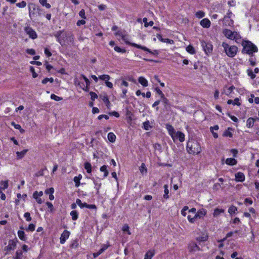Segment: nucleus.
<instances>
[{"label":"nucleus","instance_id":"obj_1","mask_svg":"<svg viewBox=\"0 0 259 259\" xmlns=\"http://www.w3.org/2000/svg\"><path fill=\"white\" fill-rule=\"evenodd\" d=\"M241 44L243 46L242 53L251 55L249 58L250 64L251 65H255L256 59L252 54L257 52V48L249 40H243Z\"/></svg>","mask_w":259,"mask_h":259},{"label":"nucleus","instance_id":"obj_2","mask_svg":"<svg viewBox=\"0 0 259 259\" xmlns=\"http://www.w3.org/2000/svg\"><path fill=\"white\" fill-rule=\"evenodd\" d=\"M186 148L187 152L191 154H198L201 152L200 144L194 140L188 142Z\"/></svg>","mask_w":259,"mask_h":259},{"label":"nucleus","instance_id":"obj_3","mask_svg":"<svg viewBox=\"0 0 259 259\" xmlns=\"http://www.w3.org/2000/svg\"><path fill=\"white\" fill-rule=\"evenodd\" d=\"M225 36L229 39L234 40L237 43H239L241 41V36L240 34L236 31H232L228 29H224L223 31Z\"/></svg>","mask_w":259,"mask_h":259},{"label":"nucleus","instance_id":"obj_4","mask_svg":"<svg viewBox=\"0 0 259 259\" xmlns=\"http://www.w3.org/2000/svg\"><path fill=\"white\" fill-rule=\"evenodd\" d=\"M222 46L224 47L226 54L229 57H234L237 52L238 48L235 46H230L228 44L223 42Z\"/></svg>","mask_w":259,"mask_h":259},{"label":"nucleus","instance_id":"obj_5","mask_svg":"<svg viewBox=\"0 0 259 259\" xmlns=\"http://www.w3.org/2000/svg\"><path fill=\"white\" fill-rule=\"evenodd\" d=\"M54 36L57 38L58 41L62 46L65 45L66 40H63V39H61V37L66 38L68 36V33L67 32L63 33V31L60 30L57 31L54 34Z\"/></svg>","mask_w":259,"mask_h":259},{"label":"nucleus","instance_id":"obj_6","mask_svg":"<svg viewBox=\"0 0 259 259\" xmlns=\"http://www.w3.org/2000/svg\"><path fill=\"white\" fill-rule=\"evenodd\" d=\"M17 239L10 240L8 242V245L4 248V250L6 251H10L14 250L17 246Z\"/></svg>","mask_w":259,"mask_h":259},{"label":"nucleus","instance_id":"obj_7","mask_svg":"<svg viewBox=\"0 0 259 259\" xmlns=\"http://www.w3.org/2000/svg\"><path fill=\"white\" fill-rule=\"evenodd\" d=\"M70 235V232L65 230L61 235L60 238V242L61 244H64L65 241L68 239Z\"/></svg>","mask_w":259,"mask_h":259},{"label":"nucleus","instance_id":"obj_8","mask_svg":"<svg viewBox=\"0 0 259 259\" xmlns=\"http://www.w3.org/2000/svg\"><path fill=\"white\" fill-rule=\"evenodd\" d=\"M174 136V138H172L174 141H175L177 139H179L181 142H183L185 141V135L181 132H176Z\"/></svg>","mask_w":259,"mask_h":259},{"label":"nucleus","instance_id":"obj_9","mask_svg":"<svg viewBox=\"0 0 259 259\" xmlns=\"http://www.w3.org/2000/svg\"><path fill=\"white\" fill-rule=\"evenodd\" d=\"M25 31L32 39H35L37 38V34L35 31H34L31 28L26 27L25 28Z\"/></svg>","mask_w":259,"mask_h":259},{"label":"nucleus","instance_id":"obj_10","mask_svg":"<svg viewBox=\"0 0 259 259\" xmlns=\"http://www.w3.org/2000/svg\"><path fill=\"white\" fill-rule=\"evenodd\" d=\"M207 213V210L203 208L199 209L196 214H195V218H196V220L198 219L203 218Z\"/></svg>","mask_w":259,"mask_h":259},{"label":"nucleus","instance_id":"obj_11","mask_svg":"<svg viewBox=\"0 0 259 259\" xmlns=\"http://www.w3.org/2000/svg\"><path fill=\"white\" fill-rule=\"evenodd\" d=\"M43 195L42 191H35L33 194V197L36 200V202L38 204H41L42 203V201L40 198V197Z\"/></svg>","mask_w":259,"mask_h":259},{"label":"nucleus","instance_id":"obj_12","mask_svg":"<svg viewBox=\"0 0 259 259\" xmlns=\"http://www.w3.org/2000/svg\"><path fill=\"white\" fill-rule=\"evenodd\" d=\"M188 249L191 252H195L200 250V247L195 243H190L189 245Z\"/></svg>","mask_w":259,"mask_h":259},{"label":"nucleus","instance_id":"obj_13","mask_svg":"<svg viewBox=\"0 0 259 259\" xmlns=\"http://www.w3.org/2000/svg\"><path fill=\"white\" fill-rule=\"evenodd\" d=\"M223 23L226 26H231L233 24V21L230 19V16H226L223 18Z\"/></svg>","mask_w":259,"mask_h":259},{"label":"nucleus","instance_id":"obj_14","mask_svg":"<svg viewBox=\"0 0 259 259\" xmlns=\"http://www.w3.org/2000/svg\"><path fill=\"white\" fill-rule=\"evenodd\" d=\"M224 212L225 209L219 208H215L214 209L212 215L214 218H217L219 217L221 214L224 213Z\"/></svg>","mask_w":259,"mask_h":259},{"label":"nucleus","instance_id":"obj_15","mask_svg":"<svg viewBox=\"0 0 259 259\" xmlns=\"http://www.w3.org/2000/svg\"><path fill=\"white\" fill-rule=\"evenodd\" d=\"M235 181L236 182H243L245 180V176L243 172H238L235 175Z\"/></svg>","mask_w":259,"mask_h":259},{"label":"nucleus","instance_id":"obj_16","mask_svg":"<svg viewBox=\"0 0 259 259\" xmlns=\"http://www.w3.org/2000/svg\"><path fill=\"white\" fill-rule=\"evenodd\" d=\"M166 128L168 131L169 135L170 136L171 138H174V135L175 134L176 131L173 126L169 124H166Z\"/></svg>","mask_w":259,"mask_h":259},{"label":"nucleus","instance_id":"obj_17","mask_svg":"<svg viewBox=\"0 0 259 259\" xmlns=\"http://www.w3.org/2000/svg\"><path fill=\"white\" fill-rule=\"evenodd\" d=\"M100 97L101 98L104 103L106 104L107 107L109 108L110 105V102L107 95L106 94H104L103 95H101Z\"/></svg>","mask_w":259,"mask_h":259},{"label":"nucleus","instance_id":"obj_18","mask_svg":"<svg viewBox=\"0 0 259 259\" xmlns=\"http://www.w3.org/2000/svg\"><path fill=\"white\" fill-rule=\"evenodd\" d=\"M234 89L235 87L233 85L228 88L225 87L223 89L222 93L225 94L227 96H229Z\"/></svg>","mask_w":259,"mask_h":259},{"label":"nucleus","instance_id":"obj_19","mask_svg":"<svg viewBox=\"0 0 259 259\" xmlns=\"http://www.w3.org/2000/svg\"><path fill=\"white\" fill-rule=\"evenodd\" d=\"M200 24L204 28H208L210 25V21L208 19L204 18L200 21Z\"/></svg>","mask_w":259,"mask_h":259},{"label":"nucleus","instance_id":"obj_20","mask_svg":"<svg viewBox=\"0 0 259 259\" xmlns=\"http://www.w3.org/2000/svg\"><path fill=\"white\" fill-rule=\"evenodd\" d=\"M232 131L233 129L232 128L228 127L224 131L223 136L224 137L232 138L233 137Z\"/></svg>","mask_w":259,"mask_h":259},{"label":"nucleus","instance_id":"obj_21","mask_svg":"<svg viewBox=\"0 0 259 259\" xmlns=\"http://www.w3.org/2000/svg\"><path fill=\"white\" fill-rule=\"evenodd\" d=\"M139 82L143 87H146L148 85V80L144 77L141 76L138 78Z\"/></svg>","mask_w":259,"mask_h":259},{"label":"nucleus","instance_id":"obj_22","mask_svg":"<svg viewBox=\"0 0 259 259\" xmlns=\"http://www.w3.org/2000/svg\"><path fill=\"white\" fill-rule=\"evenodd\" d=\"M154 254L155 251L154 250H150L145 254L144 259H151Z\"/></svg>","mask_w":259,"mask_h":259},{"label":"nucleus","instance_id":"obj_23","mask_svg":"<svg viewBox=\"0 0 259 259\" xmlns=\"http://www.w3.org/2000/svg\"><path fill=\"white\" fill-rule=\"evenodd\" d=\"M225 163L227 165H236L237 164V160L235 159H234V158H227L226 160Z\"/></svg>","mask_w":259,"mask_h":259},{"label":"nucleus","instance_id":"obj_24","mask_svg":"<svg viewBox=\"0 0 259 259\" xmlns=\"http://www.w3.org/2000/svg\"><path fill=\"white\" fill-rule=\"evenodd\" d=\"M27 151H28L27 149H25L21 152H18V151L17 152H16L17 158L18 159H22L25 156V155L26 154Z\"/></svg>","mask_w":259,"mask_h":259},{"label":"nucleus","instance_id":"obj_25","mask_svg":"<svg viewBox=\"0 0 259 259\" xmlns=\"http://www.w3.org/2000/svg\"><path fill=\"white\" fill-rule=\"evenodd\" d=\"M0 190H5L8 188L9 184H8V181H2L0 182Z\"/></svg>","mask_w":259,"mask_h":259},{"label":"nucleus","instance_id":"obj_26","mask_svg":"<svg viewBox=\"0 0 259 259\" xmlns=\"http://www.w3.org/2000/svg\"><path fill=\"white\" fill-rule=\"evenodd\" d=\"M82 179V175L79 174L78 176L74 178L73 181L75 183V187H78L80 185V181Z\"/></svg>","mask_w":259,"mask_h":259},{"label":"nucleus","instance_id":"obj_27","mask_svg":"<svg viewBox=\"0 0 259 259\" xmlns=\"http://www.w3.org/2000/svg\"><path fill=\"white\" fill-rule=\"evenodd\" d=\"M228 104H233V105H237L240 106V103L239 102V99L238 98H236L234 99V100H228L227 101Z\"/></svg>","mask_w":259,"mask_h":259},{"label":"nucleus","instance_id":"obj_28","mask_svg":"<svg viewBox=\"0 0 259 259\" xmlns=\"http://www.w3.org/2000/svg\"><path fill=\"white\" fill-rule=\"evenodd\" d=\"M203 48L206 54L210 53L212 50V45L210 44H205V46H203Z\"/></svg>","mask_w":259,"mask_h":259},{"label":"nucleus","instance_id":"obj_29","mask_svg":"<svg viewBox=\"0 0 259 259\" xmlns=\"http://www.w3.org/2000/svg\"><path fill=\"white\" fill-rule=\"evenodd\" d=\"M38 7H36V6L32 3L29 4L28 5V9H29V16H31V15L32 13V11H35Z\"/></svg>","mask_w":259,"mask_h":259},{"label":"nucleus","instance_id":"obj_30","mask_svg":"<svg viewBox=\"0 0 259 259\" xmlns=\"http://www.w3.org/2000/svg\"><path fill=\"white\" fill-rule=\"evenodd\" d=\"M107 137H108V140L110 142L113 143L115 141L116 136L114 135V134L113 133L110 132V133H108Z\"/></svg>","mask_w":259,"mask_h":259},{"label":"nucleus","instance_id":"obj_31","mask_svg":"<svg viewBox=\"0 0 259 259\" xmlns=\"http://www.w3.org/2000/svg\"><path fill=\"white\" fill-rule=\"evenodd\" d=\"M110 246V245L108 242H107L106 244H102L101 245V249L99 250V253L102 254V253H103L106 249L108 248V247H109Z\"/></svg>","mask_w":259,"mask_h":259},{"label":"nucleus","instance_id":"obj_32","mask_svg":"<svg viewBox=\"0 0 259 259\" xmlns=\"http://www.w3.org/2000/svg\"><path fill=\"white\" fill-rule=\"evenodd\" d=\"M254 119L253 118H249L247 120V122H246V126L248 128H250L251 127H252L254 125Z\"/></svg>","mask_w":259,"mask_h":259},{"label":"nucleus","instance_id":"obj_33","mask_svg":"<svg viewBox=\"0 0 259 259\" xmlns=\"http://www.w3.org/2000/svg\"><path fill=\"white\" fill-rule=\"evenodd\" d=\"M132 46L133 47H135L137 48H138V49H141L145 51H147L149 53H151L150 51L149 50V49H148L147 48L145 47H143V46H140L139 45H138V44H135V43H133L131 44Z\"/></svg>","mask_w":259,"mask_h":259},{"label":"nucleus","instance_id":"obj_34","mask_svg":"<svg viewBox=\"0 0 259 259\" xmlns=\"http://www.w3.org/2000/svg\"><path fill=\"white\" fill-rule=\"evenodd\" d=\"M18 236L20 240L23 241L26 240L25 232L23 231L19 230L18 231Z\"/></svg>","mask_w":259,"mask_h":259},{"label":"nucleus","instance_id":"obj_35","mask_svg":"<svg viewBox=\"0 0 259 259\" xmlns=\"http://www.w3.org/2000/svg\"><path fill=\"white\" fill-rule=\"evenodd\" d=\"M84 168L86 169L88 173H91L92 172V165L91 164L88 162H87L84 164Z\"/></svg>","mask_w":259,"mask_h":259},{"label":"nucleus","instance_id":"obj_36","mask_svg":"<svg viewBox=\"0 0 259 259\" xmlns=\"http://www.w3.org/2000/svg\"><path fill=\"white\" fill-rule=\"evenodd\" d=\"M100 170L102 172H104V178H106L108 176V174H109V172L107 170V166L106 165H103L102 166H101L100 168Z\"/></svg>","mask_w":259,"mask_h":259},{"label":"nucleus","instance_id":"obj_37","mask_svg":"<svg viewBox=\"0 0 259 259\" xmlns=\"http://www.w3.org/2000/svg\"><path fill=\"white\" fill-rule=\"evenodd\" d=\"M70 215L72 217V219L74 221L78 219V214L76 211L72 210L70 212Z\"/></svg>","mask_w":259,"mask_h":259},{"label":"nucleus","instance_id":"obj_38","mask_svg":"<svg viewBox=\"0 0 259 259\" xmlns=\"http://www.w3.org/2000/svg\"><path fill=\"white\" fill-rule=\"evenodd\" d=\"M39 2L42 6H45L48 9H50L51 7L50 4L47 3V0H39Z\"/></svg>","mask_w":259,"mask_h":259},{"label":"nucleus","instance_id":"obj_39","mask_svg":"<svg viewBox=\"0 0 259 259\" xmlns=\"http://www.w3.org/2000/svg\"><path fill=\"white\" fill-rule=\"evenodd\" d=\"M164 194L163 195V197L165 199H168L169 198V196H168L169 190L168 189V185H165L164 186Z\"/></svg>","mask_w":259,"mask_h":259},{"label":"nucleus","instance_id":"obj_40","mask_svg":"<svg viewBox=\"0 0 259 259\" xmlns=\"http://www.w3.org/2000/svg\"><path fill=\"white\" fill-rule=\"evenodd\" d=\"M237 210V207L234 205H232L229 208L228 212L230 214H232L235 213Z\"/></svg>","mask_w":259,"mask_h":259},{"label":"nucleus","instance_id":"obj_41","mask_svg":"<svg viewBox=\"0 0 259 259\" xmlns=\"http://www.w3.org/2000/svg\"><path fill=\"white\" fill-rule=\"evenodd\" d=\"M126 116L128 122H130L133 120V114L131 112L127 111L126 113Z\"/></svg>","mask_w":259,"mask_h":259},{"label":"nucleus","instance_id":"obj_42","mask_svg":"<svg viewBox=\"0 0 259 259\" xmlns=\"http://www.w3.org/2000/svg\"><path fill=\"white\" fill-rule=\"evenodd\" d=\"M23 253L21 250H17L16 252L14 259H22Z\"/></svg>","mask_w":259,"mask_h":259},{"label":"nucleus","instance_id":"obj_43","mask_svg":"<svg viewBox=\"0 0 259 259\" xmlns=\"http://www.w3.org/2000/svg\"><path fill=\"white\" fill-rule=\"evenodd\" d=\"M143 21L144 23V26L146 27H147L148 26H152L153 25L154 22L152 21H150L149 23H147V18H144L143 19Z\"/></svg>","mask_w":259,"mask_h":259},{"label":"nucleus","instance_id":"obj_44","mask_svg":"<svg viewBox=\"0 0 259 259\" xmlns=\"http://www.w3.org/2000/svg\"><path fill=\"white\" fill-rule=\"evenodd\" d=\"M186 51L191 54H194L195 53V50L194 47L191 45H189L187 47Z\"/></svg>","mask_w":259,"mask_h":259},{"label":"nucleus","instance_id":"obj_45","mask_svg":"<svg viewBox=\"0 0 259 259\" xmlns=\"http://www.w3.org/2000/svg\"><path fill=\"white\" fill-rule=\"evenodd\" d=\"M116 35H118L121 37V38L126 43L128 44V42L127 41L126 36L122 34V33L120 31H118L116 33Z\"/></svg>","mask_w":259,"mask_h":259},{"label":"nucleus","instance_id":"obj_46","mask_svg":"<svg viewBox=\"0 0 259 259\" xmlns=\"http://www.w3.org/2000/svg\"><path fill=\"white\" fill-rule=\"evenodd\" d=\"M122 230L123 232H126L128 235L131 234V233L130 231V228L127 224H124L122 228Z\"/></svg>","mask_w":259,"mask_h":259},{"label":"nucleus","instance_id":"obj_47","mask_svg":"<svg viewBox=\"0 0 259 259\" xmlns=\"http://www.w3.org/2000/svg\"><path fill=\"white\" fill-rule=\"evenodd\" d=\"M99 78L101 80H106V81L110 79V76L108 75L104 74V75H100L99 76Z\"/></svg>","mask_w":259,"mask_h":259},{"label":"nucleus","instance_id":"obj_48","mask_svg":"<svg viewBox=\"0 0 259 259\" xmlns=\"http://www.w3.org/2000/svg\"><path fill=\"white\" fill-rule=\"evenodd\" d=\"M76 203L81 208L85 207L84 204H87L86 203H82L81 201L79 199L76 200Z\"/></svg>","mask_w":259,"mask_h":259},{"label":"nucleus","instance_id":"obj_49","mask_svg":"<svg viewBox=\"0 0 259 259\" xmlns=\"http://www.w3.org/2000/svg\"><path fill=\"white\" fill-rule=\"evenodd\" d=\"M205 15L204 12L201 11H198L196 13V16L198 18H201L203 17Z\"/></svg>","mask_w":259,"mask_h":259},{"label":"nucleus","instance_id":"obj_50","mask_svg":"<svg viewBox=\"0 0 259 259\" xmlns=\"http://www.w3.org/2000/svg\"><path fill=\"white\" fill-rule=\"evenodd\" d=\"M35 226L33 224L29 225L28 228L26 229L27 231H33L35 230Z\"/></svg>","mask_w":259,"mask_h":259},{"label":"nucleus","instance_id":"obj_51","mask_svg":"<svg viewBox=\"0 0 259 259\" xmlns=\"http://www.w3.org/2000/svg\"><path fill=\"white\" fill-rule=\"evenodd\" d=\"M155 91L156 93L160 96V98H164V94L158 88L155 89Z\"/></svg>","mask_w":259,"mask_h":259},{"label":"nucleus","instance_id":"obj_52","mask_svg":"<svg viewBox=\"0 0 259 259\" xmlns=\"http://www.w3.org/2000/svg\"><path fill=\"white\" fill-rule=\"evenodd\" d=\"M51 98L52 99V100H54L56 101H61L62 99V98L59 97V96H56V95L55 94H52L51 95Z\"/></svg>","mask_w":259,"mask_h":259},{"label":"nucleus","instance_id":"obj_53","mask_svg":"<svg viewBox=\"0 0 259 259\" xmlns=\"http://www.w3.org/2000/svg\"><path fill=\"white\" fill-rule=\"evenodd\" d=\"M24 217L26 219V220L28 222H30L32 220V218L29 212H25L24 214Z\"/></svg>","mask_w":259,"mask_h":259},{"label":"nucleus","instance_id":"obj_54","mask_svg":"<svg viewBox=\"0 0 259 259\" xmlns=\"http://www.w3.org/2000/svg\"><path fill=\"white\" fill-rule=\"evenodd\" d=\"M187 219H188V221L190 223H194L196 221V218H195V215L193 217H191V215H189L187 217Z\"/></svg>","mask_w":259,"mask_h":259},{"label":"nucleus","instance_id":"obj_55","mask_svg":"<svg viewBox=\"0 0 259 259\" xmlns=\"http://www.w3.org/2000/svg\"><path fill=\"white\" fill-rule=\"evenodd\" d=\"M54 81V79L52 77L51 78H45L42 80V83L43 84H46L48 82H53Z\"/></svg>","mask_w":259,"mask_h":259},{"label":"nucleus","instance_id":"obj_56","mask_svg":"<svg viewBox=\"0 0 259 259\" xmlns=\"http://www.w3.org/2000/svg\"><path fill=\"white\" fill-rule=\"evenodd\" d=\"M94 181V183L95 185V189H97V193L99 192V189L100 188L101 186V183H98L94 179H92Z\"/></svg>","mask_w":259,"mask_h":259},{"label":"nucleus","instance_id":"obj_57","mask_svg":"<svg viewBox=\"0 0 259 259\" xmlns=\"http://www.w3.org/2000/svg\"><path fill=\"white\" fill-rule=\"evenodd\" d=\"M16 6L19 8H24L26 6V3L25 1H22L20 3H17Z\"/></svg>","mask_w":259,"mask_h":259},{"label":"nucleus","instance_id":"obj_58","mask_svg":"<svg viewBox=\"0 0 259 259\" xmlns=\"http://www.w3.org/2000/svg\"><path fill=\"white\" fill-rule=\"evenodd\" d=\"M90 95L92 100H95L96 99L98 98V95L94 92H91L90 93Z\"/></svg>","mask_w":259,"mask_h":259},{"label":"nucleus","instance_id":"obj_59","mask_svg":"<svg viewBox=\"0 0 259 259\" xmlns=\"http://www.w3.org/2000/svg\"><path fill=\"white\" fill-rule=\"evenodd\" d=\"M54 192V189L53 188H50L49 189H48L46 190L45 193L47 194H53Z\"/></svg>","mask_w":259,"mask_h":259},{"label":"nucleus","instance_id":"obj_60","mask_svg":"<svg viewBox=\"0 0 259 259\" xmlns=\"http://www.w3.org/2000/svg\"><path fill=\"white\" fill-rule=\"evenodd\" d=\"M143 126L146 130H148L150 127L149 121L144 122L143 123Z\"/></svg>","mask_w":259,"mask_h":259},{"label":"nucleus","instance_id":"obj_61","mask_svg":"<svg viewBox=\"0 0 259 259\" xmlns=\"http://www.w3.org/2000/svg\"><path fill=\"white\" fill-rule=\"evenodd\" d=\"M79 15L83 19H86L85 11L83 9L81 10L79 12Z\"/></svg>","mask_w":259,"mask_h":259},{"label":"nucleus","instance_id":"obj_62","mask_svg":"<svg viewBox=\"0 0 259 259\" xmlns=\"http://www.w3.org/2000/svg\"><path fill=\"white\" fill-rule=\"evenodd\" d=\"M140 170L142 173H143L144 171H147V169L144 163H142L140 166Z\"/></svg>","mask_w":259,"mask_h":259},{"label":"nucleus","instance_id":"obj_63","mask_svg":"<svg viewBox=\"0 0 259 259\" xmlns=\"http://www.w3.org/2000/svg\"><path fill=\"white\" fill-rule=\"evenodd\" d=\"M30 71L32 73V76L33 78H36L37 76V74L35 72V69L32 66L30 67Z\"/></svg>","mask_w":259,"mask_h":259},{"label":"nucleus","instance_id":"obj_64","mask_svg":"<svg viewBox=\"0 0 259 259\" xmlns=\"http://www.w3.org/2000/svg\"><path fill=\"white\" fill-rule=\"evenodd\" d=\"M66 38H67V40L68 41H69L71 43H72V44L73 43V42H74V36H73V35L72 34H71L70 35H69L68 34V36H67V37Z\"/></svg>","mask_w":259,"mask_h":259}]
</instances>
